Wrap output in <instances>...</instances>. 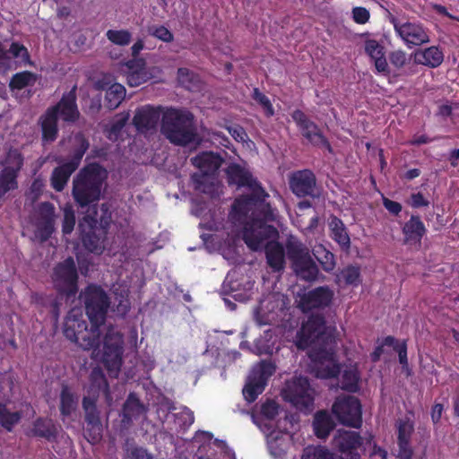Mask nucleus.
<instances>
[{
	"label": "nucleus",
	"instance_id": "obj_1",
	"mask_svg": "<svg viewBox=\"0 0 459 459\" xmlns=\"http://www.w3.org/2000/svg\"><path fill=\"white\" fill-rule=\"evenodd\" d=\"M325 320L322 315H312L302 324L295 337L299 350H308L318 378H333L339 375L340 366L334 357V338L326 333Z\"/></svg>",
	"mask_w": 459,
	"mask_h": 459
},
{
	"label": "nucleus",
	"instance_id": "obj_2",
	"mask_svg": "<svg viewBox=\"0 0 459 459\" xmlns=\"http://www.w3.org/2000/svg\"><path fill=\"white\" fill-rule=\"evenodd\" d=\"M226 174L230 185L247 186L251 191L250 194L241 195L235 200L232 205L233 211L247 212L250 209L256 208L264 211L265 218L272 217V207L270 204L266 203L269 195L248 171L240 165L232 163L227 168Z\"/></svg>",
	"mask_w": 459,
	"mask_h": 459
},
{
	"label": "nucleus",
	"instance_id": "obj_3",
	"mask_svg": "<svg viewBox=\"0 0 459 459\" xmlns=\"http://www.w3.org/2000/svg\"><path fill=\"white\" fill-rule=\"evenodd\" d=\"M107 177V170L97 163L87 165L77 173L73 179L72 195L79 208L89 212L97 206Z\"/></svg>",
	"mask_w": 459,
	"mask_h": 459
},
{
	"label": "nucleus",
	"instance_id": "obj_4",
	"mask_svg": "<svg viewBox=\"0 0 459 459\" xmlns=\"http://www.w3.org/2000/svg\"><path fill=\"white\" fill-rule=\"evenodd\" d=\"M233 212L238 216V220L244 221L243 240L251 250H261L267 242L278 238L277 229L268 224L275 220L273 209L270 219L265 218L264 211L256 208H252L247 212Z\"/></svg>",
	"mask_w": 459,
	"mask_h": 459
},
{
	"label": "nucleus",
	"instance_id": "obj_5",
	"mask_svg": "<svg viewBox=\"0 0 459 459\" xmlns=\"http://www.w3.org/2000/svg\"><path fill=\"white\" fill-rule=\"evenodd\" d=\"M161 133L175 145L186 146L197 141L194 116L186 110L168 109L161 118Z\"/></svg>",
	"mask_w": 459,
	"mask_h": 459
},
{
	"label": "nucleus",
	"instance_id": "obj_6",
	"mask_svg": "<svg viewBox=\"0 0 459 459\" xmlns=\"http://www.w3.org/2000/svg\"><path fill=\"white\" fill-rule=\"evenodd\" d=\"M76 86L69 92L63 95L60 101L54 107L48 108L46 113L41 116L39 122L42 131V141L44 143H52L56 139L57 117L69 123H74L80 117V112L76 104Z\"/></svg>",
	"mask_w": 459,
	"mask_h": 459
},
{
	"label": "nucleus",
	"instance_id": "obj_7",
	"mask_svg": "<svg viewBox=\"0 0 459 459\" xmlns=\"http://www.w3.org/2000/svg\"><path fill=\"white\" fill-rule=\"evenodd\" d=\"M285 247L290 267L299 279L313 282L322 276L309 248L300 239L289 235L285 241Z\"/></svg>",
	"mask_w": 459,
	"mask_h": 459
},
{
	"label": "nucleus",
	"instance_id": "obj_8",
	"mask_svg": "<svg viewBox=\"0 0 459 459\" xmlns=\"http://www.w3.org/2000/svg\"><path fill=\"white\" fill-rule=\"evenodd\" d=\"M75 141L77 146L73 151L70 160L54 169L52 172L51 186L57 192L64 190L71 175L78 169L84 153L89 149L90 143L82 134L75 135Z\"/></svg>",
	"mask_w": 459,
	"mask_h": 459
},
{
	"label": "nucleus",
	"instance_id": "obj_9",
	"mask_svg": "<svg viewBox=\"0 0 459 459\" xmlns=\"http://www.w3.org/2000/svg\"><path fill=\"white\" fill-rule=\"evenodd\" d=\"M91 324H103L110 305L106 291L100 286L89 285L80 294Z\"/></svg>",
	"mask_w": 459,
	"mask_h": 459
},
{
	"label": "nucleus",
	"instance_id": "obj_10",
	"mask_svg": "<svg viewBox=\"0 0 459 459\" xmlns=\"http://www.w3.org/2000/svg\"><path fill=\"white\" fill-rule=\"evenodd\" d=\"M123 343L122 334L113 326L108 327L104 336L102 361L114 377H117L122 366Z\"/></svg>",
	"mask_w": 459,
	"mask_h": 459
},
{
	"label": "nucleus",
	"instance_id": "obj_11",
	"mask_svg": "<svg viewBox=\"0 0 459 459\" xmlns=\"http://www.w3.org/2000/svg\"><path fill=\"white\" fill-rule=\"evenodd\" d=\"M282 394L284 399L298 410L305 412L312 411L314 405L313 390L307 377H299L287 383Z\"/></svg>",
	"mask_w": 459,
	"mask_h": 459
},
{
	"label": "nucleus",
	"instance_id": "obj_12",
	"mask_svg": "<svg viewBox=\"0 0 459 459\" xmlns=\"http://www.w3.org/2000/svg\"><path fill=\"white\" fill-rule=\"evenodd\" d=\"M332 411L343 425L353 428H359L361 425V405L359 399L354 396L337 397L332 406Z\"/></svg>",
	"mask_w": 459,
	"mask_h": 459
},
{
	"label": "nucleus",
	"instance_id": "obj_13",
	"mask_svg": "<svg viewBox=\"0 0 459 459\" xmlns=\"http://www.w3.org/2000/svg\"><path fill=\"white\" fill-rule=\"evenodd\" d=\"M1 163L3 169L0 171V200L8 192L18 188L17 178L23 165V158L17 151H9Z\"/></svg>",
	"mask_w": 459,
	"mask_h": 459
},
{
	"label": "nucleus",
	"instance_id": "obj_14",
	"mask_svg": "<svg viewBox=\"0 0 459 459\" xmlns=\"http://www.w3.org/2000/svg\"><path fill=\"white\" fill-rule=\"evenodd\" d=\"M289 186L298 197L319 198L321 187L317 185L315 173L310 169H301L292 172L289 178Z\"/></svg>",
	"mask_w": 459,
	"mask_h": 459
},
{
	"label": "nucleus",
	"instance_id": "obj_15",
	"mask_svg": "<svg viewBox=\"0 0 459 459\" xmlns=\"http://www.w3.org/2000/svg\"><path fill=\"white\" fill-rule=\"evenodd\" d=\"M77 280V270L72 257H68L55 267L53 281L59 292L65 293L68 297L75 295L78 290Z\"/></svg>",
	"mask_w": 459,
	"mask_h": 459
},
{
	"label": "nucleus",
	"instance_id": "obj_16",
	"mask_svg": "<svg viewBox=\"0 0 459 459\" xmlns=\"http://www.w3.org/2000/svg\"><path fill=\"white\" fill-rule=\"evenodd\" d=\"M291 117L299 126L302 136L311 145L317 148H325L330 153H333V148L322 130L303 111L294 110Z\"/></svg>",
	"mask_w": 459,
	"mask_h": 459
},
{
	"label": "nucleus",
	"instance_id": "obj_17",
	"mask_svg": "<svg viewBox=\"0 0 459 459\" xmlns=\"http://www.w3.org/2000/svg\"><path fill=\"white\" fill-rule=\"evenodd\" d=\"M78 228L82 232V240L87 250L95 254H101L105 249L104 237L100 229H98V220L91 215H85L79 221Z\"/></svg>",
	"mask_w": 459,
	"mask_h": 459
},
{
	"label": "nucleus",
	"instance_id": "obj_18",
	"mask_svg": "<svg viewBox=\"0 0 459 459\" xmlns=\"http://www.w3.org/2000/svg\"><path fill=\"white\" fill-rule=\"evenodd\" d=\"M389 21L407 46H420L429 42V36L420 24L414 22L400 23L392 14H389Z\"/></svg>",
	"mask_w": 459,
	"mask_h": 459
},
{
	"label": "nucleus",
	"instance_id": "obj_19",
	"mask_svg": "<svg viewBox=\"0 0 459 459\" xmlns=\"http://www.w3.org/2000/svg\"><path fill=\"white\" fill-rule=\"evenodd\" d=\"M333 291L328 286H320L300 296L298 307L305 313L324 309L330 306Z\"/></svg>",
	"mask_w": 459,
	"mask_h": 459
},
{
	"label": "nucleus",
	"instance_id": "obj_20",
	"mask_svg": "<svg viewBox=\"0 0 459 459\" xmlns=\"http://www.w3.org/2000/svg\"><path fill=\"white\" fill-rule=\"evenodd\" d=\"M55 206L49 202L41 203L38 207L36 236L46 241L55 230Z\"/></svg>",
	"mask_w": 459,
	"mask_h": 459
},
{
	"label": "nucleus",
	"instance_id": "obj_21",
	"mask_svg": "<svg viewBox=\"0 0 459 459\" xmlns=\"http://www.w3.org/2000/svg\"><path fill=\"white\" fill-rule=\"evenodd\" d=\"M266 263L273 273H281L285 269L286 247L276 239H272L264 246Z\"/></svg>",
	"mask_w": 459,
	"mask_h": 459
},
{
	"label": "nucleus",
	"instance_id": "obj_22",
	"mask_svg": "<svg viewBox=\"0 0 459 459\" xmlns=\"http://www.w3.org/2000/svg\"><path fill=\"white\" fill-rule=\"evenodd\" d=\"M362 445V437L358 432L338 430L333 438V446L341 453L350 455Z\"/></svg>",
	"mask_w": 459,
	"mask_h": 459
},
{
	"label": "nucleus",
	"instance_id": "obj_23",
	"mask_svg": "<svg viewBox=\"0 0 459 459\" xmlns=\"http://www.w3.org/2000/svg\"><path fill=\"white\" fill-rule=\"evenodd\" d=\"M160 119V112L152 107L146 106L137 110L133 121L137 130L147 132L155 129Z\"/></svg>",
	"mask_w": 459,
	"mask_h": 459
},
{
	"label": "nucleus",
	"instance_id": "obj_24",
	"mask_svg": "<svg viewBox=\"0 0 459 459\" xmlns=\"http://www.w3.org/2000/svg\"><path fill=\"white\" fill-rule=\"evenodd\" d=\"M82 409L85 412V422L89 429L94 433L93 438H100L102 432V424L95 400L91 397H83Z\"/></svg>",
	"mask_w": 459,
	"mask_h": 459
},
{
	"label": "nucleus",
	"instance_id": "obj_25",
	"mask_svg": "<svg viewBox=\"0 0 459 459\" xmlns=\"http://www.w3.org/2000/svg\"><path fill=\"white\" fill-rule=\"evenodd\" d=\"M223 159L212 152H202L191 159L194 166L199 169L198 173L213 175L221 167Z\"/></svg>",
	"mask_w": 459,
	"mask_h": 459
},
{
	"label": "nucleus",
	"instance_id": "obj_26",
	"mask_svg": "<svg viewBox=\"0 0 459 459\" xmlns=\"http://www.w3.org/2000/svg\"><path fill=\"white\" fill-rule=\"evenodd\" d=\"M403 233L405 244L420 243L421 238L426 233V228L420 216L411 215L410 220L404 223Z\"/></svg>",
	"mask_w": 459,
	"mask_h": 459
},
{
	"label": "nucleus",
	"instance_id": "obj_27",
	"mask_svg": "<svg viewBox=\"0 0 459 459\" xmlns=\"http://www.w3.org/2000/svg\"><path fill=\"white\" fill-rule=\"evenodd\" d=\"M147 411V408L142 403L134 393H130L123 405L122 422L130 424L133 420L138 419Z\"/></svg>",
	"mask_w": 459,
	"mask_h": 459
},
{
	"label": "nucleus",
	"instance_id": "obj_28",
	"mask_svg": "<svg viewBox=\"0 0 459 459\" xmlns=\"http://www.w3.org/2000/svg\"><path fill=\"white\" fill-rule=\"evenodd\" d=\"M444 60L443 52L437 47H429L423 50H417L414 54V62L431 68L439 66Z\"/></svg>",
	"mask_w": 459,
	"mask_h": 459
},
{
	"label": "nucleus",
	"instance_id": "obj_29",
	"mask_svg": "<svg viewBox=\"0 0 459 459\" xmlns=\"http://www.w3.org/2000/svg\"><path fill=\"white\" fill-rule=\"evenodd\" d=\"M87 327V323L82 319V316L72 310L65 319L63 332L65 337L73 342L77 337V333H81Z\"/></svg>",
	"mask_w": 459,
	"mask_h": 459
},
{
	"label": "nucleus",
	"instance_id": "obj_30",
	"mask_svg": "<svg viewBox=\"0 0 459 459\" xmlns=\"http://www.w3.org/2000/svg\"><path fill=\"white\" fill-rule=\"evenodd\" d=\"M102 324L92 325L90 329L84 328V331L78 333L77 337L73 341L83 350L95 349L100 346V330Z\"/></svg>",
	"mask_w": 459,
	"mask_h": 459
},
{
	"label": "nucleus",
	"instance_id": "obj_31",
	"mask_svg": "<svg viewBox=\"0 0 459 459\" xmlns=\"http://www.w3.org/2000/svg\"><path fill=\"white\" fill-rule=\"evenodd\" d=\"M289 444L290 438L287 432L272 431L267 436L269 451L276 458L281 457L286 454Z\"/></svg>",
	"mask_w": 459,
	"mask_h": 459
},
{
	"label": "nucleus",
	"instance_id": "obj_32",
	"mask_svg": "<svg viewBox=\"0 0 459 459\" xmlns=\"http://www.w3.org/2000/svg\"><path fill=\"white\" fill-rule=\"evenodd\" d=\"M191 179L195 190L212 197L218 193L219 186L214 175L194 173Z\"/></svg>",
	"mask_w": 459,
	"mask_h": 459
},
{
	"label": "nucleus",
	"instance_id": "obj_33",
	"mask_svg": "<svg viewBox=\"0 0 459 459\" xmlns=\"http://www.w3.org/2000/svg\"><path fill=\"white\" fill-rule=\"evenodd\" d=\"M329 229L333 239L336 241L342 249L348 250L351 247V239L342 221L332 215L329 219Z\"/></svg>",
	"mask_w": 459,
	"mask_h": 459
},
{
	"label": "nucleus",
	"instance_id": "obj_34",
	"mask_svg": "<svg viewBox=\"0 0 459 459\" xmlns=\"http://www.w3.org/2000/svg\"><path fill=\"white\" fill-rule=\"evenodd\" d=\"M335 424L330 414L325 411L316 413L313 420V429L315 435L319 438H325L333 429Z\"/></svg>",
	"mask_w": 459,
	"mask_h": 459
},
{
	"label": "nucleus",
	"instance_id": "obj_35",
	"mask_svg": "<svg viewBox=\"0 0 459 459\" xmlns=\"http://www.w3.org/2000/svg\"><path fill=\"white\" fill-rule=\"evenodd\" d=\"M59 410L63 418L69 417L78 407V396L67 385H63L59 395Z\"/></svg>",
	"mask_w": 459,
	"mask_h": 459
},
{
	"label": "nucleus",
	"instance_id": "obj_36",
	"mask_svg": "<svg viewBox=\"0 0 459 459\" xmlns=\"http://www.w3.org/2000/svg\"><path fill=\"white\" fill-rule=\"evenodd\" d=\"M278 307V300L273 297L269 299L265 304L261 302L255 311V318L259 325H271L275 320L274 308Z\"/></svg>",
	"mask_w": 459,
	"mask_h": 459
},
{
	"label": "nucleus",
	"instance_id": "obj_37",
	"mask_svg": "<svg viewBox=\"0 0 459 459\" xmlns=\"http://www.w3.org/2000/svg\"><path fill=\"white\" fill-rule=\"evenodd\" d=\"M32 432L34 436L54 441L57 436V428L49 419H39L34 422Z\"/></svg>",
	"mask_w": 459,
	"mask_h": 459
},
{
	"label": "nucleus",
	"instance_id": "obj_38",
	"mask_svg": "<svg viewBox=\"0 0 459 459\" xmlns=\"http://www.w3.org/2000/svg\"><path fill=\"white\" fill-rule=\"evenodd\" d=\"M275 372V367L271 361L263 360L253 368L251 377L265 386L267 380Z\"/></svg>",
	"mask_w": 459,
	"mask_h": 459
},
{
	"label": "nucleus",
	"instance_id": "obj_39",
	"mask_svg": "<svg viewBox=\"0 0 459 459\" xmlns=\"http://www.w3.org/2000/svg\"><path fill=\"white\" fill-rule=\"evenodd\" d=\"M126 97V89L120 83H114L106 91L105 100L109 109L117 108Z\"/></svg>",
	"mask_w": 459,
	"mask_h": 459
},
{
	"label": "nucleus",
	"instance_id": "obj_40",
	"mask_svg": "<svg viewBox=\"0 0 459 459\" xmlns=\"http://www.w3.org/2000/svg\"><path fill=\"white\" fill-rule=\"evenodd\" d=\"M86 215H91L92 218H96L102 233L106 234V230L111 222L110 205L108 203H103L100 205V212L97 210V206H94V208H91V211Z\"/></svg>",
	"mask_w": 459,
	"mask_h": 459
},
{
	"label": "nucleus",
	"instance_id": "obj_41",
	"mask_svg": "<svg viewBox=\"0 0 459 459\" xmlns=\"http://www.w3.org/2000/svg\"><path fill=\"white\" fill-rule=\"evenodd\" d=\"M413 430V424L409 420H399L397 421L399 448H411L410 440Z\"/></svg>",
	"mask_w": 459,
	"mask_h": 459
},
{
	"label": "nucleus",
	"instance_id": "obj_42",
	"mask_svg": "<svg viewBox=\"0 0 459 459\" xmlns=\"http://www.w3.org/2000/svg\"><path fill=\"white\" fill-rule=\"evenodd\" d=\"M359 374L356 368H349L343 370L340 380L341 388L351 393L359 390Z\"/></svg>",
	"mask_w": 459,
	"mask_h": 459
},
{
	"label": "nucleus",
	"instance_id": "obj_43",
	"mask_svg": "<svg viewBox=\"0 0 459 459\" xmlns=\"http://www.w3.org/2000/svg\"><path fill=\"white\" fill-rule=\"evenodd\" d=\"M21 420V414L18 411H10L6 405L0 403V425L6 430L11 431L15 424Z\"/></svg>",
	"mask_w": 459,
	"mask_h": 459
},
{
	"label": "nucleus",
	"instance_id": "obj_44",
	"mask_svg": "<svg viewBox=\"0 0 459 459\" xmlns=\"http://www.w3.org/2000/svg\"><path fill=\"white\" fill-rule=\"evenodd\" d=\"M107 39L115 45L127 46L132 40V33L127 30H108Z\"/></svg>",
	"mask_w": 459,
	"mask_h": 459
},
{
	"label": "nucleus",
	"instance_id": "obj_45",
	"mask_svg": "<svg viewBox=\"0 0 459 459\" xmlns=\"http://www.w3.org/2000/svg\"><path fill=\"white\" fill-rule=\"evenodd\" d=\"M90 381L93 388L108 393V384L101 368L95 367L92 368L90 374Z\"/></svg>",
	"mask_w": 459,
	"mask_h": 459
},
{
	"label": "nucleus",
	"instance_id": "obj_46",
	"mask_svg": "<svg viewBox=\"0 0 459 459\" xmlns=\"http://www.w3.org/2000/svg\"><path fill=\"white\" fill-rule=\"evenodd\" d=\"M301 459H334V455L325 447L308 446L304 449Z\"/></svg>",
	"mask_w": 459,
	"mask_h": 459
},
{
	"label": "nucleus",
	"instance_id": "obj_47",
	"mask_svg": "<svg viewBox=\"0 0 459 459\" xmlns=\"http://www.w3.org/2000/svg\"><path fill=\"white\" fill-rule=\"evenodd\" d=\"M264 389V386L258 383L255 378L249 377V382L243 388V395L248 403L254 402L258 394Z\"/></svg>",
	"mask_w": 459,
	"mask_h": 459
},
{
	"label": "nucleus",
	"instance_id": "obj_48",
	"mask_svg": "<svg viewBox=\"0 0 459 459\" xmlns=\"http://www.w3.org/2000/svg\"><path fill=\"white\" fill-rule=\"evenodd\" d=\"M252 98L262 106L267 117H272L274 114V110L269 98L261 92L258 88H255L253 90Z\"/></svg>",
	"mask_w": 459,
	"mask_h": 459
},
{
	"label": "nucleus",
	"instance_id": "obj_49",
	"mask_svg": "<svg viewBox=\"0 0 459 459\" xmlns=\"http://www.w3.org/2000/svg\"><path fill=\"white\" fill-rule=\"evenodd\" d=\"M322 251V255H317L315 254L317 261L320 263L324 271L329 273L332 272L335 268V260L334 255L330 251L320 247Z\"/></svg>",
	"mask_w": 459,
	"mask_h": 459
},
{
	"label": "nucleus",
	"instance_id": "obj_50",
	"mask_svg": "<svg viewBox=\"0 0 459 459\" xmlns=\"http://www.w3.org/2000/svg\"><path fill=\"white\" fill-rule=\"evenodd\" d=\"M341 276L344 280L346 284L358 285L360 282V272L357 266H348L343 269L341 273Z\"/></svg>",
	"mask_w": 459,
	"mask_h": 459
},
{
	"label": "nucleus",
	"instance_id": "obj_51",
	"mask_svg": "<svg viewBox=\"0 0 459 459\" xmlns=\"http://www.w3.org/2000/svg\"><path fill=\"white\" fill-rule=\"evenodd\" d=\"M75 225V214L74 211L71 207H65L64 209V219L62 230L64 234H70Z\"/></svg>",
	"mask_w": 459,
	"mask_h": 459
},
{
	"label": "nucleus",
	"instance_id": "obj_52",
	"mask_svg": "<svg viewBox=\"0 0 459 459\" xmlns=\"http://www.w3.org/2000/svg\"><path fill=\"white\" fill-rule=\"evenodd\" d=\"M29 85V71H23L22 73L15 74L9 83V87L12 91L22 90Z\"/></svg>",
	"mask_w": 459,
	"mask_h": 459
},
{
	"label": "nucleus",
	"instance_id": "obj_53",
	"mask_svg": "<svg viewBox=\"0 0 459 459\" xmlns=\"http://www.w3.org/2000/svg\"><path fill=\"white\" fill-rule=\"evenodd\" d=\"M149 79L147 71L127 72L126 82L131 87H136L144 83Z\"/></svg>",
	"mask_w": 459,
	"mask_h": 459
},
{
	"label": "nucleus",
	"instance_id": "obj_54",
	"mask_svg": "<svg viewBox=\"0 0 459 459\" xmlns=\"http://www.w3.org/2000/svg\"><path fill=\"white\" fill-rule=\"evenodd\" d=\"M149 33L163 42L169 43L174 39V36L170 30L164 26L152 27Z\"/></svg>",
	"mask_w": 459,
	"mask_h": 459
},
{
	"label": "nucleus",
	"instance_id": "obj_55",
	"mask_svg": "<svg viewBox=\"0 0 459 459\" xmlns=\"http://www.w3.org/2000/svg\"><path fill=\"white\" fill-rule=\"evenodd\" d=\"M261 414L267 420H273L279 412V405L272 400H267L261 405Z\"/></svg>",
	"mask_w": 459,
	"mask_h": 459
},
{
	"label": "nucleus",
	"instance_id": "obj_56",
	"mask_svg": "<svg viewBox=\"0 0 459 459\" xmlns=\"http://www.w3.org/2000/svg\"><path fill=\"white\" fill-rule=\"evenodd\" d=\"M384 48L374 39L366 41L365 51L373 59H377L378 56H384Z\"/></svg>",
	"mask_w": 459,
	"mask_h": 459
},
{
	"label": "nucleus",
	"instance_id": "obj_57",
	"mask_svg": "<svg viewBox=\"0 0 459 459\" xmlns=\"http://www.w3.org/2000/svg\"><path fill=\"white\" fill-rule=\"evenodd\" d=\"M178 80L186 88H190L195 80V74L188 68L181 67L178 70Z\"/></svg>",
	"mask_w": 459,
	"mask_h": 459
},
{
	"label": "nucleus",
	"instance_id": "obj_58",
	"mask_svg": "<svg viewBox=\"0 0 459 459\" xmlns=\"http://www.w3.org/2000/svg\"><path fill=\"white\" fill-rule=\"evenodd\" d=\"M226 129L237 142L245 143L248 139L245 129L239 125L228 126Z\"/></svg>",
	"mask_w": 459,
	"mask_h": 459
},
{
	"label": "nucleus",
	"instance_id": "obj_59",
	"mask_svg": "<svg viewBox=\"0 0 459 459\" xmlns=\"http://www.w3.org/2000/svg\"><path fill=\"white\" fill-rule=\"evenodd\" d=\"M390 63L396 68H402L407 61L406 53L403 50H395L389 55Z\"/></svg>",
	"mask_w": 459,
	"mask_h": 459
},
{
	"label": "nucleus",
	"instance_id": "obj_60",
	"mask_svg": "<svg viewBox=\"0 0 459 459\" xmlns=\"http://www.w3.org/2000/svg\"><path fill=\"white\" fill-rule=\"evenodd\" d=\"M127 72L146 71V63L143 58L134 57L125 64Z\"/></svg>",
	"mask_w": 459,
	"mask_h": 459
},
{
	"label": "nucleus",
	"instance_id": "obj_61",
	"mask_svg": "<svg viewBox=\"0 0 459 459\" xmlns=\"http://www.w3.org/2000/svg\"><path fill=\"white\" fill-rule=\"evenodd\" d=\"M177 418L181 421L180 424L183 427H189L195 420L194 412L186 407H184L183 410L177 414Z\"/></svg>",
	"mask_w": 459,
	"mask_h": 459
},
{
	"label": "nucleus",
	"instance_id": "obj_62",
	"mask_svg": "<svg viewBox=\"0 0 459 459\" xmlns=\"http://www.w3.org/2000/svg\"><path fill=\"white\" fill-rule=\"evenodd\" d=\"M353 19L357 23L364 24L369 19V12L364 7H355L352 10Z\"/></svg>",
	"mask_w": 459,
	"mask_h": 459
},
{
	"label": "nucleus",
	"instance_id": "obj_63",
	"mask_svg": "<svg viewBox=\"0 0 459 459\" xmlns=\"http://www.w3.org/2000/svg\"><path fill=\"white\" fill-rule=\"evenodd\" d=\"M128 119L127 116H117L115 120L112 122L110 126V133L114 134H117L125 126L126 121Z\"/></svg>",
	"mask_w": 459,
	"mask_h": 459
},
{
	"label": "nucleus",
	"instance_id": "obj_64",
	"mask_svg": "<svg viewBox=\"0 0 459 459\" xmlns=\"http://www.w3.org/2000/svg\"><path fill=\"white\" fill-rule=\"evenodd\" d=\"M130 459H152V456L143 447H134L130 452Z\"/></svg>",
	"mask_w": 459,
	"mask_h": 459
}]
</instances>
